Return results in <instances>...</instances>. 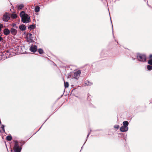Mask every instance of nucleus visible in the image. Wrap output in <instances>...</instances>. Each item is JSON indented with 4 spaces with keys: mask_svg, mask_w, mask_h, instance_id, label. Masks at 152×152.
Segmentation results:
<instances>
[{
    "mask_svg": "<svg viewBox=\"0 0 152 152\" xmlns=\"http://www.w3.org/2000/svg\"><path fill=\"white\" fill-rule=\"evenodd\" d=\"M20 15L21 18V21L23 23H27L30 22L29 16L26 14L24 11L20 13Z\"/></svg>",
    "mask_w": 152,
    "mask_h": 152,
    "instance_id": "1",
    "label": "nucleus"
},
{
    "mask_svg": "<svg viewBox=\"0 0 152 152\" xmlns=\"http://www.w3.org/2000/svg\"><path fill=\"white\" fill-rule=\"evenodd\" d=\"M136 58L137 60L139 61L145 62L146 61V57L145 54L137 53Z\"/></svg>",
    "mask_w": 152,
    "mask_h": 152,
    "instance_id": "2",
    "label": "nucleus"
},
{
    "mask_svg": "<svg viewBox=\"0 0 152 152\" xmlns=\"http://www.w3.org/2000/svg\"><path fill=\"white\" fill-rule=\"evenodd\" d=\"M25 142H24L23 144H21V146L20 147H19V145L18 143V142L17 141H16L15 142V144L14 145V152H15V150L16 148L17 150H20V152L21 151V150L22 149V146L25 143Z\"/></svg>",
    "mask_w": 152,
    "mask_h": 152,
    "instance_id": "3",
    "label": "nucleus"
},
{
    "mask_svg": "<svg viewBox=\"0 0 152 152\" xmlns=\"http://www.w3.org/2000/svg\"><path fill=\"white\" fill-rule=\"evenodd\" d=\"M26 37H27V42L31 43L34 42L33 39L34 36L31 33H28L26 34Z\"/></svg>",
    "mask_w": 152,
    "mask_h": 152,
    "instance_id": "4",
    "label": "nucleus"
},
{
    "mask_svg": "<svg viewBox=\"0 0 152 152\" xmlns=\"http://www.w3.org/2000/svg\"><path fill=\"white\" fill-rule=\"evenodd\" d=\"M10 18L9 14L7 12H5L3 15L2 20L4 22H7Z\"/></svg>",
    "mask_w": 152,
    "mask_h": 152,
    "instance_id": "5",
    "label": "nucleus"
},
{
    "mask_svg": "<svg viewBox=\"0 0 152 152\" xmlns=\"http://www.w3.org/2000/svg\"><path fill=\"white\" fill-rule=\"evenodd\" d=\"M29 50L33 53L35 52L37 50V46L35 45L32 44L30 47Z\"/></svg>",
    "mask_w": 152,
    "mask_h": 152,
    "instance_id": "6",
    "label": "nucleus"
},
{
    "mask_svg": "<svg viewBox=\"0 0 152 152\" xmlns=\"http://www.w3.org/2000/svg\"><path fill=\"white\" fill-rule=\"evenodd\" d=\"M81 71L80 70H78L75 72L74 73V77L76 79H78L80 75Z\"/></svg>",
    "mask_w": 152,
    "mask_h": 152,
    "instance_id": "7",
    "label": "nucleus"
},
{
    "mask_svg": "<svg viewBox=\"0 0 152 152\" xmlns=\"http://www.w3.org/2000/svg\"><path fill=\"white\" fill-rule=\"evenodd\" d=\"M108 54V51L106 50H103L101 53V55L103 57H105L107 56Z\"/></svg>",
    "mask_w": 152,
    "mask_h": 152,
    "instance_id": "8",
    "label": "nucleus"
},
{
    "mask_svg": "<svg viewBox=\"0 0 152 152\" xmlns=\"http://www.w3.org/2000/svg\"><path fill=\"white\" fill-rule=\"evenodd\" d=\"M11 33L13 35H16L17 33V31L15 29L13 28H12L10 30Z\"/></svg>",
    "mask_w": 152,
    "mask_h": 152,
    "instance_id": "9",
    "label": "nucleus"
},
{
    "mask_svg": "<svg viewBox=\"0 0 152 152\" xmlns=\"http://www.w3.org/2000/svg\"><path fill=\"white\" fill-rule=\"evenodd\" d=\"M120 130L121 132H127L128 129V128L122 126L120 128Z\"/></svg>",
    "mask_w": 152,
    "mask_h": 152,
    "instance_id": "10",
    "label": "nucleus"
},
{
    "mask_svg": "<svg viewBox=\"0 0 152 152\" xmlns=\"http://www.w3.org/2000/svg\"><path fill=\"white\" fill-rule=\"evenodd\" d=\"M10 31L8 28H5L4 29L3 31L4 34L5 35H8L10 33Z\"/></svg>",
    "mask_w": 152,
    "mask_h": 152,
    "instance_id": "11",
    "label": "nucleus"
},
{
    "mask_svg": "<svg viewBox=\"0 0 152 152\" xmlns=\"http://www.w3.org/2000/svg\"><path fill=\"white\" fill-rule=\"evenodd\" d=\"M19 28L21 31H25L26 29V26L24 24H22L19 26Z\"/></svg>",
    "mask_w": 152,
    "mask_h": 152,
    "instance_id": "12",
    "label": "nucleus"
},
{
    "mask_svg": "<svg viewBox=\"0 0 152 152\" xmlns=\"http://www.w3.org/2000/svg\"><path fill=\"white\" fill-rule=\"evenodd\" d=\"M36 27L35 24H32L29 25L28 27V29L30 31L34 29Z\"/></svg>",
    "mask_w": 152,
    "mask_h": 152,
    "instance_id": "13",
    "label": "nucleus"
},
{
    "mask_svg": "<svg viewBox=\"0 0 152 152\" xmlns=\"http://www.w3.org/2000/svg\"><path fill=\"white\" fill-rule=\"evenodd\" d=\"M92 83L89 81L86 80L85 82L84 85L85 86H90L92 85Z\"/></svg>",
    "mask_w": 152,
    "mask_h": 152,
    "instance_id": "14",
    "label": "nucleus"
},
{
    "mask_svg": "<svg viewBox=\"0 0 152 152\" xmlns=\"http://www.w3.org/2000/svg\"><path fill=\"white\" fill-rule=\"evenodd\" d=\"M123 126L127 128H128V126L129 125V123L127 121H125L123 122Z\"/></svg>",
    "mask_w": 152,
    "mask_h": 152,
    "instance_id": "15",
    "label": "nucleus"
},
{
    "mask_svg": "<svg viewBox=\"0 0 152 152\" xmlns=\"http://www.w3.org/2000/svg\"><path fill=\"white\" fill-rule=\"evenodd\" d=\"M5 126L3 124H1V129L2 130V132H1V131H0V132L2 133H5V130L4 129V127Z\"/></svg>",
    "mask_w": 152,
    "mask_h": 152,
    "instance_id": "16",
    "label": "nucleus"
},
{
    "mask_svg": "<svg viewBox=\"0 0 152 152\" xmlns=\"http://www.w3.org/2000/svg\"><path fill=\"white\" fill-rule=\"evenodd\" d=\"M40 7L39 6H37L35 7L34 10L35 12H38L40 10Z\"/></svg>",
    "mask_w": 152,
    "mask_h": 152,
    "instance_id": "17",
    "label": "nucleus"
},
{
    "mask_svg": "<svg viewBox=\"0 0 152 152\" xmlns=\"http://www.w3.org/2000/svg\"><path fill=\"white\" fill-rule=\"evenodd\" d=\"M24 7L23 4H20L18 6V8L19 10H21Z\"/></svg>",
    "mask_w": 152,
    "mask_h": 152,
    "instance_id": "18",
    "label": "nucleus"
},
{
    "mask_svg": "<svg viewBox=\"0 0 152 152\" xmlns=\"http://www.w3.org/2000/svg\"><path fill=\"white\" fill-rule=\"evenodd\" d=\"M6 139L9 141H11L12 139V137L11 135H8L6 137Z\"/></svg>",
    "mask_w": 152,
    "mask_h": 152,
    "instance_id": "19",
    "label": "nucleus"
},
{
    "mask_svg": "<svg viewBox=\"0 0 152 152\" xmlns=\"http://www.w3.org/2000/svg\"><path fill=\"white\" fill-rule=\"evenodd\" d=\"M18 16L17 15L15 14H12L11 15V17L13 19H15L17 18Z\"/></svg>",
    "mask_w": 152,
    "mask_h": 152,
    "instance_id": "20",
    "label": "nucleus"
},
{
    "mask_svg": "<svg viewBox=\"0 0 152 152\" xmlns=\"http://www.w3.org/2000/svg\"><path fill=\"white\" fill-rule=\"evenodd\" d=\"M38 52L40 54H42L44 53L43 50L41 48L38 49Z\"/></svg>",
    "mask_w": 152,
    "mask_h": 152,
    "instance_id": "21",
    "label": "nucleus"
},
{
    "mask_svg": "<svg viewBox=\"0 0 152 152\" xmlns=\"http://www.w3.org/2000/svg\"><path fill=\"white\" fill-rule=\"evenodd\" d=\"M147 67L148 70L149 71H151L152 70V66H151L148 65L147 66Z\"/></svg>",
    "mask_w": 152,
    "mask_h": 152,
    "instance_id": "22",
    "label": "nucleus"
},
{
    "mask_svg": "<svg viewBox=\"0 0 152 152\" xmlns=\"http://www.w3.org/2000/svg\"><path fill=\"white\" fill-rule=\"evenodd\" d=\"M64 85L65 88L68 87L69 85L68 83L67 82H64Z\"/></svg>",
    "mask_w": 152,
    "mask_h": 152,
    "instance_id": "23",
    "label": "nucleus"
},
{
    "mask_svg": "<svg viewBox=\"0 0 152 152\" xmlns=\"http://www.w3.org/2000/svg\"><path fill=\"white\" fill-rule=\"evenodd\" d=\"M148 63L149 64L152 65V58H151L148 61Z\"/></svg>",
    "mask_w": 152,
    "mask_h": 152,
    "instance_id": "24",
    "label": "nucleus"
},
{
    "mask_svg": "<svg viewBox=\"0 0 152 152\" xmlns=\"http://www.w3.org/2000/svg\"><path fill=\"white\" fill-rule=\"evenodd\" d=\"M12 26L13 27H15L16 28H18V26H16V24L15 23H13L12 24Z\"/></svg>",
    "mask_w": 152,
    "mask_h": 152,
    "instance_id": "25",
    "label": "nucleus"
},
{
    "mask_svg": "<svg viewBox=\"0 0 152 152\" xmlns=\"http://www.w3.org/2000/svg\"><path fill=\"white\" fill-rule=\"evenodd\" d=\"M119 127V126L118 125H115L114 126V128L115 129H118Z\"/></svg>",
    "mask_w": 152,
    "mask_h": 152,
    "instance_id": "26",
    "label": "nucleus"
},
{
    "mask_svg": "<svg viewBox=\"0 0 152 152\" xmlns=\"http://www.w3.org/2000/svg\"><path fill=\"white\" fill-rule=\"evenodd\" d=\"M3 25L2 24H0V31L1 30V28L3 27Z\"/></svg>",
    "mask_w": 152,
    "mask_h": 152,
    "instance_id": "27",
    "label": "nucleus"
},
{
    "mask_svg": "<svg viewBox=\"0 0 152 152\" xmlns=\"http://www.w3.org/2000/svg\"><path fill=\"white\" fill-rule=\"evenodd\" d=\"M112 34L113 35V38H115V37H114V34H113V25L112 24Z\"/></svg>",
    "mask_w": 152,
    "mask_h": 152,
    "instance_id": "28",
    "label": "nucleus"
},
{
    "mask_svg": "<svg viewBox=\"0 0 152 152\" xmlns=\"http://www.w3.org/2000/svg\"><path fill=\"white\" fill-rule=\"evenodd\" d=\"M15 152H20V150H17V149L16 148L15 150Z\"/></svg>",
    "mask_w": 152,
    "mask_h": 152,
    "instance_id": "29",
    "label": "nucleus"
},
{
    "mask_svg": "<svg viewBox=\"0 0 152 152\" xmlns=\"http://www.w3.org/2000/svg\"><path fill=\"white\" fill-rule=\"evenodd\" d=\"M3 39V38L0 36V41H2Z\"/></svg>",
    "mask_w": 152,
    "mask_h": 152,
    "instance_id": "30",
    "label": "nucleus"
},
{
    "mask_svg": "<svg viewBox=\"0 0 152 152\" xmlns=\"http://www.w3.org/2000/svg\"><path fill=\"white\" fill-rule=\"evenodd\" d=\"M131 58L133 60H135L136 59L135 58H134L133 57L131 56Z\"/></svg>",
    "mask_w": 152,
    "mask_h": 152,
    "instance_id": "31",
    "label": "nucleus"
},
{
    "mask_svg": "<svg viewBox=\"0 0 152 152\" xmlns=\"http://www.w3.org/2000/svg\"><path fill=\"white\" fill-rule=\"evenodd\" d=\"M89 134H88L87 135V136L86 138V140L85 141L86 142L87 140V139H88V137L89 136Z\"/></svg>",
    "mask_w": 152,
    "mask_h": 152,
    "instance_id": "32",
    "label": "nucleus"
},
{
    "mask_svg": "<svg viewBox=\"0 0 152 152\" xmlns=\"http://www.w3.org/2000/svg\"><path fill=\"white\" fill-rule=\"evenodd\" d=\"M149 57L150 58H152V54H150L149 56Z\"/></svg>",
    "mask_w": 152,
    "mask_h": 152,
    "instance_id": "33",
    "label": "nucleus"
},
{
    "mask_svg": "<svg viewBox=\"0 0 152 152\" xmlns=\"http://www.w3.org/2000/svg\"><path fill=\"white\" fill-rule=\"evenodd\" d=\"M91 132V130H90V132H89V133H88V134H90Z\"/></svg>",
    "mask_w": 152,
    "mask_h": 152,
    "instance_id": "34",
    "label": "nucleus"
},
{
    "mask_svg": "<svg viewBox=\"0 0 152 152\" xmlns=\"http://www.w3.org/2000/svg\"><path fill=\"white\" fill-rule=\"evenodd\" d=\"M85 143H86V142H84V144H83V146L81 148V149H82L83 148V145H84V144H85Z\"/></svg>",
    "mask_w": 152,
    "mask_h": 152,
    "instance_id": "35",
    "label": "nucleus"
},
{
    "mask_svg": "<svg viewBox=\"0 0 152 152\" xmlns=\"http://www.w3.org/2000/svg\"><path fill=\"white\" fill-rule=\"evenodd\" d=\"M42 126H43V125H42L41 126V127L39 129V130H38V131L41 128V127H42Z\"/></svg>",
    "mask_w": 152,
    "mask_h": 152,
    "instance_id": "36",
    "label": "nucleus"
},
{
    "mask_svg": "<svg viewBox=\"0 0 152 152\" xmlns=\"http://www.w3.org/2000/svg\"><path fill=\"white\" fill-rule=\"evenodd\" d=\"M48 118L45 121V122H44V123L47 120V119H48Z\"/></svg>",
    "mask_w": 152,
    "mask_h": 152,
    "instance_id": "37",
    "label": "nucleus"
},
{
    "mask_svg": "<svg viewBox=\"0 0 152 152\" xmlns=\"http://www.w3.org/2000/svg\"><path fill=\"white\" fill-rule=\"evenodd\" d=\"M147 5H148V6H149V5H148V3H147Z\"/></svg>",
    "mask_w": 152,
    "mask_h": 152,
    "instance_id": "38",
    "label": "nucleus"
},
{
    "mask_svg": "<svg viewBox=\"0 0 152 152\" xmlns=\"http://www.w3.org/2000/svg\"><path fill=\"white\" fill-rule=\"evenodd\" d=\"M110 20H111V23H112V21H111V19H110Z\"/></svg>",
    "mask_w": 152,
    "mask_h": 152,
    "instance_id": "39",
    "label": "nucleus"
},
{
    "mask_svg": "<svg viewBox=\"0 0 152 152\" xmlns=\"http://www.w3.org/2000/svg\"><path fill=\"white\" fill-rule=\"evenodd\" d=\"M145 1H146V0H144Z\"/></svg>",
    "mask_w": 152,
    "mask_h": 152,
    "instance_id": "40",
    "label": "nucleus"
},
{
    "mask_svg": "<svg viewBox=\"0 0 152 152\" xmlns=\"http://www.w3.org/2000/svg\"><path fill=\"white\" fill-rule=\"evenodd\" d=\"M117 43H118V41H117Z\"/></svg>",
    "mask_w": 152,
    "mask_h": 152,
    "instance_id": "41",
    "label": "nucleus"
},
{
    "mask_svg": "<svg viewBox=\"0 0 152 152\" xmlns=\"http://www.w3.org/2000/svg\"><path fill=\"white\" fill-rule=\"evenodd\" d=\"M152 8V7H151Z\"/></svg>",
    "mask_w": 152,
    "mask_h": 152,
    "instance_id": "42",
    "label": "nucleus"
}]
</instances>
